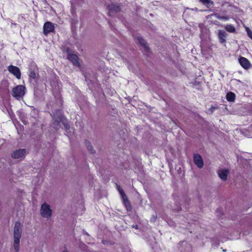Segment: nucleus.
I'll return each instance as SVG.
<instances>
[{
  "label": "nucleus",
  "mask_w": 252,
  "mask_h": 252,
  "mask_svg": "<svg viewBox=\"0 0 252 252\" xmlns=\"http://www.w3.org/2000/svg\"><path fill=\"white\" fill-rule=\"evenodd\" d=\"M23 225L19 222H16L14 227L13 248L15 252H18L20 249V240L21 237Z\"/></svg>",
  "instance_id": "f257e3e1"
},
{
  "label": "nucleus",
  "mask_w": 252,
  "mask_h": 252,
  "mask_svg": "<svg viewBox=\"0 0 252 252\" xmlns=\"http://www.w3.org/2000/svg\"><path fill=\"white\" fill-rule=\"evenodd\" d=\"M26 88L23 85H18L12 89V96L17 99L23 97L25 94Z\"/></svg>",
  "instance_id": "f03ea898"
},
{
  "label": "nucleus",
  "mask_w": 252,
  "mask_h": 252,
  "mask_svg": "<svg viewBox=\"0 0 252 252\" xmlns=\"http://www.w3.org/2000/svg\"><path fill=\"white\" fill-rule=\"evenodd\" d=\"M63 116L61 110H58L54 114L52 126L56 129H58L60 126V122L63 121Z\"/></svg>",
  "instance_id": "7ed1b4c3"
},
{
  "label": "nucleus",
  "mask_w": 252,
  "mask_h": 252,
  "mask_svg": "<svg viewBox=\"0 0 252 252\" xmlns=\"http://www.w3.org/2000/svg\"><path fill=\"white\" fill-rule=\"evenodd\" d=\"M40 214L44 218H49L52 215V210L50 206L46 203H43L40 209Z\"/></svg>",
  "instance_id": "20e7f679"
},
{
  "label": "nucleus",
  "mask_w": 252,
  "mask_h": 252,
  "mask_svg": "<svg viewBox=\"0 0 252 252\" xmlns=\"http://www.w3.org/2000/svg\"><path fill=\"white\" fill-rule=\"evenodd\" d=\"M55 30L54 25L50 22H46L43 26V32L45 35H47L49 33L53 32Z\"/></svg>",
  "instance_id": "39448f33"
},
{
  "label": "nucleus",
  "mask_w": 252,
  "mask_h": 252,
  "mask_svg": "<svg viewBox=\"0 0 252 252\" xmlns=\"http://www.w3.org/2000/svg\"><path fill=\"white\" fill-rule=\"evenodd\" d=\"M8 71L13 74L17 79H20L21 77V72L19 68L15 66L9 65L8 67Z\"/></svg>",
  "instance_id": "423d86ee"
},
{
  "label": "nucleus",
  "mask_w": 252,
  "mask_h": 252,
  "mask_svg": "<svg viewBox=\"0 0 252 252\" xmlns=\"http://www.w3.org/2000/svg\"><path fill=\"white\" fill-rule=\"evenodd\" d=\"M218 38L220 43L221 44H225L228 34L223 30H219L218 33Z\"/></svg>",
  "instance_id": "0eeeda50"
},
{
  "label": "nucleus",
  "mask_w": 252,
  "mask_h": 252,
  "mask_svg": "<svg viewBox=\"0 0 252 252\" xmlns=\"http://www.w3.org/2000/svg\"><path fill=\"white\" fill-rule=\"evenodd\" d=\"M193 161L195 165L199 168H202L203 166V161L201 156L199 154H194Z\"/></svg>",
  "instance_id": "6e6552de"
},
{
  "label": "nucleus",
  "mask_w": 252,
  "mask_h": 252,
  "mask_svg": "<svg viewBox=\"0 0 252 252\" xmlns=\"http://www.w3.org/2000/svg\"><path fill=\"white\" fill-rule=\"evenodd\" d=\"M229 170L227 169H221L218 170L219 177L223 181H226L227 178Z\"/></svg>",
  "instance_id": "1a4fd4ad"
},
{
  "label": "nucleus",
  "mask_w": 252,
  "mask_h": 252,
  "mask_svg": "<svg viewBox=\"0 0 252 252\" xmlns=\"http://www.w3.org/2000/svg\"><path fill=\"white\" fill-rule=\"evenodd\" d=\"M26 154V150L24 149L17 150L14 151L12 154L13 158L18 159L22 158Z\"/></svg>",
  "instance_id": "9d476101"
},
{
  "label": "nucleus",
  "mask_w": 252,
  "mask_h": 252,
  "mask_svg": "<svg viewBox=\"0 0 252 252\" xmlns=\"http://www.w3.org/2000/svg\"><path fill=\"white\" fill-rule=\"evenodd\" d=\"M239 62L244 69H247L250 67L251 63L246 58L242 57H240L239 59Z\"/></svg>",
  "instance_id": "9b49d317"
},
{
  "label": "nucleus",
  "mask_w": 252,
  "mask_h": 252,
  "mask_svg": "<svg viewBox=\"0 0 252 252\" xmlns=\"http://www.w3.org/2000/svg\"><path fill=\"white\" fill-rule=\"evenodd\" d=\"M67 58L74 65L78 66L80 65L78 62V57L75 54H68Z\"/></svg>",
  "instance_id": "f8f14e48"
},
{
  "label": "nucleus",
  "mask_w": 252,
  "mask_h": 252,
  "mask_svg": "<svg viewBox=\"0 0 252 252\" xmlns=\"http://www.w3.org/2000/svg\"><path fill=\"white\" fill-rule=\"evenodd\" d=\"M37 69L36 66H34L32 67L29 68V77L30 79H35L38 75L37 73Z\"/></svg>",
  "instance_id": "ddd939ff"
},
{
  "label": "nucleus",
  "mask_w": 252,
  "mask_h": 252,
  "mask_svg": "<svg viewBox=\"0 0 252 252\" xmlns=\"http://www.w3.org/2000/svg\"><path fill=\"white\" fill-rule=\"evenodd\" d=\"M118 190H119L120 194H121L122 197L123 199V200L125 202L126 206V207H127L128 205L129 206V202L126 198L125 193L124 192L123 190L120 188V187L118 188Z\"/></svg>",
  "instance_id": "4468645a"
},
{
  "label": "nucleus",
  "mask_w": 252,
  "mask_h": 252,
  "mask_svg": "<svg viewBox=\"0 0 252 252\" xmlns=\"http://www.w3.org/2000/svg\"><path fill=\"white\" fill-rule=\"evenodd\" d=\"M235 94L234 93L230 92L227 93L226 98L227 101L229 102H234L235 100Z\"/></svg>",
  "instance_id": "2eb2a0df"
},
{
  "label": "nucleus",
  "mask_w": 252,
  "mask_h": 252,
  "mask_svg": "<svg viewBox=\"0 0 252 252\" xmlns=\"http://www.w3.org/2000/svg\"><path fill=\"white\" fill-rule=\"evenodd\" d=\"M108 8H109V15L110 16L111 15V12H112L113 11L118 12L120 10V7L118 5H114V4H111V5H109Z\"/></svg>",
  "instance_id": "dca6fc26"
},
{
  "label": "nucleus",
  "mask_w": 252,
  "mask_h": 252,
  "mask_svg": "<svg viewBox=\"0 0 252 252\" xmlns=\"http://www.w3.org/2000/svg\"><path fill=\"white\" fill-rule=\"evenodd\" d=\"M137 39L139 43L143 46L145 51L147 52L149 50V48L145 40L140 37H138Z\"/></svg>",
  "instance_id": "f3484780"
},
{
  "label": "nucleus",
  "mask_w": 252,
  "mask_h": 252,
  "mask_svg": "<svg viewBox=\"0 0 252 252\" xmlns=\"http://www.w3.org/2000/svg\"><path fill=\"white\" fill-rule=\"evenodd\" d=\"M200 2L205 5L207 7H210L214 5V3L211 0H199Z\"/></svg>",
  "instance_id": "a211bd4d"
},
{
  "label": "nucleus",
  "mask_w": 252,
  "mask_h": 252,
  "mask_svg": "<svg viewBox=\"0 0 252 252\" xmlns=\"http://www.w3.org/2000/svg\"><path fill=\"white\" fill-rule=\"evenodd\" d=\"M225 30L228 32L234 33L235 32V28L231 24H227L224 27Z\"/></svg>",
  "instance_id": "6ab92c4d"
},
{
  "label": "nucleus",
  "mask_w": 252,
  "mask_h": 252,
  "mask_svg": "<svg viewBox=\"0 0 252 252\" xmlns=\"http://www.w3.org/2000/svg\"><path fill=\"white\" fill-rule=\"evenodd\" d=\"M85 145L88 151H90L91 153H94L95 152V151L93 149L92 145L89 141H86Z\"/></svg>",
  "instance_id": "aec40b11"
},
{
  "label": "nucleus",
  "mask_w": 252,
  "mask_h": 252,
  "mask_svg": "<svg viewBox=\"0 0 252 252\" xmlns=\"http://www.w3.org/2000/svg\"><path fill=\"white\" fill-rule=\"evenodd\" d=\"M211 16H214L216 18L220 20V18H221L222 16L220 15V14L219 13H214L211 15Z\"/></svg>",
  "instance_id": "412c9836"
},
{
  "label": "nucleus",
  "mask_w": 252,
  "mask_h": 252,
  "mask_svg": "<svg viewBox=\"0 0 252 252\" xmlns=\"http://www.w3.org/2000/svg\"><path fill=\"white\" fill-rule=\"evenodd\" d=\"M220 20L227 21L229 19V17L227 15H223L221 18H220Z\"/></svg>",
  "instance_id": "4be33fe9"
},
{
  "label": "nucleus",
  "mask_w": 252,
  "mask_h": 252,
  "mask_svg": "<svg viewBox=\"0 0 252 252\" xmlns=\"http://www.w3.org/2000/svg\"><path fill=\"white\" fill-rule=\"evenodd\" d=\"M63 124L64 125L65 128L66 129H68L69 128L70 126H69V125L68 123H65V122L63 121H63L62 122Z\"/></svg>",
  "instance_id": "5701e85b"
},
{
  "label": "nucleus",
  "mask_w": 252,
  "mask_h": 252,
  "mask_svg": "<svg viewBox=\"0 0 252 252\" xmlns=\"http://www.w3.org/2000/svg\"><path fill=\"white\" fill-rule=\"evenodd\" d=\"M248 35L252 39V32L251 31H248Z\"/></svg>",
  "instance_id": "b1692460"
},
{
  "label": "nucleus",
  "mask_w": 252,
  "mask_h": 252,
  "mask_svg": "<svg viewBox=\"0 0 252 252\" xmlns=\"http://www.w3.org/2000/svg\"><path fill=\"white\" fill-rule=\"evenodd\" d=\"M250 130L251 131H252V126L250 127Z\"/></svg>",
  "instance_id": "393cba45"
},
{
  "label": "nucleus",
  "mask_w": 252,
  "mask_h": 252,
  "mask_svg": "<svg viewBox=\"0 0 252 252\" xmlns=\"http://www.w3.org/2000/svg\"><path fill=\"white\" fill-rule=\"evenodd\" d=\"M23 122L24 124H26V122L25 121H24V120H23Z\"/></svg>",
  "instance_id": "a878e982"
},
{
  "label": "nucleus",
  "mask_w": 252,
  "mask_h": 252,
  "mask_svg": "<svg viewBox=\"0 0 252 252\" xmlns=\"http://www.w3.org/2000/svg\"><path fill=\"white\" fill-rule=\"evenodd\" d=\"M63 252H67L66 250H64L63 251Z\"/></svg>",
  "instance_id": "bb28decb"
}]
</instances>
